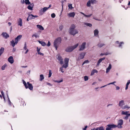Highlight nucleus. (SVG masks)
Segmentation results:
<instances>
[{"label": "nucleus", "mask_w": 130, "mask_h": 130, "mask_svg": "<svg viewBox=\"0 0 130 130\" xmlns=\"http://www.w3.org/2000/svg\"><path fill=\"white\" fill-rule=\"evenodd\" d=\"M61 41V39L60 37L57 38L54 42V45L57 50L58 45L60 44Z\"/></svg>", "instance_id": "nucleus-3"}, {"label": "nucleus", "mask_w": 130, "mask_h": 130, "mask_svg": "<svg viewBox=\"0 0 130 130\" xmlns=\"http://www.w3.org/2000/svg\"><path fill=\"white\" fill-rule=\"evenodd\" d=\"M91 130H98V127L96 128H94L93 129H92Z\"/></svg>", "instance_id": "nucleus-60"}, {"label": "nucleus", "mask_w": 130, "mask_h": 130, "mask_svg": "<svg viewBox=\"0 0 130 130\" xmlns=\"http://www.w3.org/2000/svg\"><path fill=\"white\" fill-rule=\"evenodd\" d=\"M129 107L127 105H125L123 106L121 108L123 109H124L127 108H129Z\"/></svg>", "instance_id": "nucleus-34"}, {"label": "nucleus", "mask_w": 130, "mask_h": 130, "mask_svg": "<svg viewBox=\"0 0 130 130\" xmlns=\"http://www.w3.org/2000/svg\"><path fill=\"white\" fill-rule=\"evenodd\" d=\"M37 27L39 29L41 30H44V28L43 27V26L40 25H37Z\"/></svg>", "instance_id": "nucleus-26"}, {"label": "nucleus", "mask_w": 130, "mask_h": 130, "mask_svg": "<svg viewBox=\"0 0 130 130\" xmlns=\"http://www.w3.org/2000/svg\"><path fill=\"white\" fill-rule=\"evenodd\" d=\"M48 9V8L46 7H45L41 9L39 11V12L41 14H43L44 13L46 10Z\"/></svg>", "instance_id": "nucleus-11"}, {"label": "nucleus", "mask_w": 130, "mask_h": 130, "mask_svg": "<svg viewBox=\"0 0 130 130\" xmlns=\"http://www.w3.org/2000/svg\"><path fill=\"white\" fill-rule=\"evenodd\" d=\"M69 60V58H65L64 60V63L62 66L59 69L60 71H61L62 73H63L64 72L63 68H66L68 67Z\"/></svg>", "instance_id": "nucleus-2"}, {"label": "nucleus", "mask_w": 130, "mask_h": 130, "mask_svg": "<svg viewBox=\"0 0 130 130\" xmlns=\"http://www.w3.org/2000/svg\"><path fill=\"white\" fill-rule=\"evenodd\" d=\"M52 74V71L51 70H49V74H48V77H50Z\"/></svg>", "instance_id": "nucleus-41"}, {"label": "nucleus", "mask_w": 130, "mask_h": 130, "mask_svg": "<svg viewBox=\"0 0 130 130\" xmlns=\"http://www.w3.org/2000/svg\"><path fill=\"white\" fill-rule=\"evenodd\" d=\"M57 59L60 62V63L61 64H63V59L61 56H58Z\"/></svg>", "instance_id": "nucleus-18"}, {"label": "nucleus", "mask_w": 130, "mask_h": 130, "mask_svg": "<svg viewBox=\"0 0 130 130\" xmlns=\"http://www.w3.org/2000/svg\"><path fill=\"white\" fill-rule=\"evenodd\" d=\"M86 42H84L82 43V44L79 46V50L80 51H83L86 48Z\"/></svg>", "instance_id": "nucleus-9"}, {"label": "nucleus", "mask_w": 130, "mask_h": 130, "mask_svg": "<svg viewBox=\"0 0 130 130\" xmlns=\"http://www.w3.org/2000/svg\"><path fill=\"white\" fill-rule=\"evenodd\" d=\"M129 111H122L121 112V114L122 115H125L126 116L123 117V118L126 120H127L128 119L129 116H130V113H129Z\"/></svg>", "instance_id": "nucleus-6"}, {"label": "nucleus", "mask_w": 130, "mask_h": 130, "mask_svg": "<svg viewBox=\"0 0 130 130\" xmlns=\"http://www.w3.org/2000/svg\"><path fill=\"white\" fill-rule=\"evenodd\" d=\"M51 45V43L49 41H48V43L47 44V46H50Z\"/></svg>", "instance_id": "nucleus-58"}, {"label": "nucleus", "mask_w": 130, "mask_h": 130, "mask_svg": "<svg viewBox=\"0 0 130 130\" xmlns=\"http://www.w3.org/2000/svg\"><path fill=\"white\" fill-rule=\"evenodd\" d=\"M99 31L98 29H96L94 31V36L96 37L98 36Z\"/></svg>", "instance_id": "nucleus-20"}, {"label": "nucleus", "mask_w": 130, "mask_h": 130, "mask_svg": "<svg viewBox=\"0 0 130 130\" xmlns=\"http://www.w3.org/2000/svg\"><path fill=\"white\" fill-rule=\"evenodd\" d=\"M23 84L26 89L28 88L31 90H33V87L31 84H30L28 82H27L26 83L24 80H23Z\"/></svg>", "instance_id": "nucleus-5"}, {"label": "nucleus", "mask_w": 130, "mask_h": 130, "mask_svg": "<svg viewBox=\"0 0 130 130\" xmlns=\"http://www.w3.org/2000/svg\"><path fill=\"white\" fill-rule=\"evenodd\" d=\"M4 48L3 47H1L0 49V52L3 54L4 52Z\"/></svg>", "instance_id": "nucleus-38"}, {"label": "nucleus", "mask_w": 130, "mask_h": 130, "mask_svg": "<svg viewBox=\"0 0 130 130\" xmlns=\"http://www.w3.org/2000/svg\"><path fill=\"white\" fill-rule=\"evenodd\" d=\"M111 68L112 66L111 64H109V66L106 69V73H108V72L111 69Z\"/></svg>", "instance_id": "nucleus-19"}, {"label": "nucleus", "mask_w": 130, "mask_h": 130, "mask_svg": "<svg viewBox=\"0 0 130 130\" xmlns=\"http://www.w3.org/2000/svg\"><path fill=\"white\" fill-rule=\"evenodd\" d=\"M24 0H21V3L22 4H24L25 3Z\"/></svg>", "instance_id": "nucleus-55"}, {"label": "nucleus", "mask_w": 130, "mask_h": 130, "mask_svg": "<svg viewBox=\"0 0 130 130\" xmlns=\"http://www.w3.org/2000/svg\"><path fill=\"white\" fill-rule=\"evenodd\" d=\"M127 83H128L129 84L130 83V80H128Z\"/></svg>", "instance_id": "nucleus-64"}, {"label": "nucleus", "mask_w": 130, "mask_h": 130, "mask_svg": "<svg viewBox=\"0 0 130 130\" xmlns=\"http://www.w3.org/2000/svg\"><path fill=\"white\" fill-rule=\"evenodd\" d=\"M28 18H29V19H34L35 18H37L38 17V16L36 15H33L32 14H29Z\"/></svg>", "instance_id": "nucleus-17"}, {"label": "nucleus", "mask_w": 130, "mask_h": 130, "mask_svg": "<svg viewBox=\"0 0 130 130\" xmlns=\"http://www.w3.org/2000/svg\"><path fill=\"white\" fill-rule=\"evenodd\" d=\"M97 2L96 0H89L87 3V6L88 7H90L91 5L96 4Z\"/></svg>", "instance_id": "nucleus-7"}, {"label": "nucleus", "mask_w": 130, "mask_h": 130, "mask_svg": "<svg viewBox=\"0 0 130 130\" xmlns=\"http://www.w3.org/2000/svg\"><path fill=\"white\" fill-rule=\"evenodd\" d=\"M7 98H8V101L9 104L10 105L11 103L10 101V100L9 99V96L8 95H7Z\"/></svg>", "instance_id": "nucleus-49"}, {"label": "nucleus", "mask_w": 130, "mask_h": 130, "mask_svg": "<svg viewBox=\"0 0 130 130\" xmlns=\"http://www.w3.org/2000/svg\"><path fill=\"white\" fill-rule=\"evenodd\" d=\"M124 44L123 42H121L120 43H119V47H121V44Z\"/></svg>", "instance_id": "nucleus-54"}, {"label": "nucleus", "mask_w": 130, "mask_h": 130, "mask_svg": "<svg viewBox=\"0 0 130 130\" xmlns=\"http://www.w3.org/2000/svg\"><path fill=\"white\" fill-rule=\"evenodd\" d=\"M37 53H38L39 52H40V51L41 49V48H39L38 47H37Z\"/></svg>", "instance_id": "nucleus-45"}, {"label": "nucleus", "mask_w": 130, "mask_h": 130, "mask_svg": "<svg viewBox=\"0 0 130 130\" xmlns=\"http://www.w3.org/2000/svg\"><path fill=\"white\" fill-rule=\"evenodd\" d=\"M38 42L40 44L43 46H44L46 45V43L42 41H38Z\"/></svg>", "instance_id": "nucleus-28"}, {"label": "nucleus", "mask_w": 130, "mask_h": 130, "mask_svg": "<svg viewBox=\"0 0 130 130\" xmlns=\"http://www.w3.org/2000/svg\"><path fill=\"white\" fill-rule=\"evenodd\" d=\"M96 83H97L96 82H93V83H92V85H94L95 84H96Z\"/></svg>", "instance_id": "nucleus-63"}, {"label": "nucleus", "mask_w": 130, "mask_h": 130, "mask_svg": "<svg viewBox=\"0 0 130 130\" xmlns=\"http://www.w3.org/2000/svg\"><path fill=\"white\" fill-rule=\"evenodd\" d=\"M84 80L85 81H86L88 80L89 79L88 77L87 76H85L84 77Z\"/></svg>", "instance_id": "nucleus-36"}, {"label": "nucleus", "mask_w": 130, "mask_h": 130, "mask_svg": "<svg viewBox=\"0 0 130 130\" xmlns=\"http://www.w3.org/2000/svg\"><path fill=\"white\" fill-rule=\"evenodd\" d=\"M115 86H116V90H118L120 88L119 87L116 86V85Z\"/></svg>", "instance_id": "nucleus-52"}, {"label": "nucleus", "mask_w": 130, "mask_h": 130, "mask_svg": "<svg viewBox=\"0 0 130 130\" xmlns=\"http://www.w3.org/2000/svg\"><path fill=\"white\" fill-rule=\"evenodd\" d=\"M104 45V44L103 43H100L98 44V46L99 47H102Z\"/></svg>", "instance_id": "nucleus-32"}, {"label": "nucleus", "mask_w": 130, "mask_h": 130, "mask_svg": "<svg viewBox=\"0 0 130 130\" xmlns=\"http://www.w3.org/2000/svg\"><path fill=\"white\" fill-rule=\"evenodd\" d=\"M84 62L85 63H87L89 62V61H88V60H86Z\"/></svg>", "instance_id": "nucleus-62"}, {"label": "nucleus", "mask_w": 130, "mask_h": 130, "mask_svg": "<svg viewBox=\"0 0 130 130\" xmlns=\"http://www.w3.org/2000/svg\"><path fill=\"white\" fill-rule=\"evenodd\" d=\"M86 53L85 52H82L80 54L77 58V60L79 61L80 60L84 58Z\"/></svg>", "instance_id": "nucleus-8"}, {"label": "nucleus", "mask_w": 130, "mask_h": 130, "mask_svg": "<svg viewBox=\"0 0 130 130\" xmlns=\"http://www.w3.org/2000/svg\"><path fill=\"white\" fill-rule=\"evenodd\" d=\"M1 93L2 95V96L3 97V98H4V101H5V98L4 96V93L3 92V91H1Z\"/></svg>", "instance_id": "nucleus-40"}, {"label": "nucleus", "mask_w": 130, "mask_h": 130, "mask_svg": "<svg viewBox=\"0 0 130 130\" xmlns=\"http://www.w3.org/2000/svg\"><path fill=\"white\" fill-rule=\"evenodd\" d=\"M129 85V84H128V83L126 84L125 88V89L126 90L128 89Z\"/></svg>", "instance_id": "nucleus-50"}, {"label": "nucleus", "mask_w": 130, "mask_h": 130, "mask_svg": "<svg viewBox=\"0 0 130 130\" xmlns=\"http://www.w3.org/2000/svg\"><path fill=\"white\" fill-rule=\"evenodd\" d=\"M34 4H31V5H28L27 7L28 9L31 10H33V8L34 7Z\"/></svg>", "instance_id": "nucleus-23"}, {"label": "nucleus", "mask_w": 130, "mask_h": 130, "mask_svg": "<svg viewBox=\"0 0 130 130\" xmlns=\"http://www.w3.org/2000/svg\"><path fill=\"white\" fill-rule=\"evenodd\" d=\"M8 61L11 64H12L14 62V60L12 56H10L8 59Z\"/></svg>", "instance_id": "nucleus-15"}, {"label": "nucleus", "mask_w": 130, "mask_h": 130, "mask_svg": "<svg viewBox=\"0 0 130 130\" xmlns=\"http://www.w3.org/2000/svg\"><path fill=\"white\" fill-rule=\"evenodd\" d=\"M44 78L43 75L42 74H41L40 75V80L41 81H42Z\"/></svg>", "instance_id": "nucleus-33"}, {"label": "nucleus", "mask_w": 130, "mask_h": 130, "mask_svg": "<svg viewBox=\"0 0 130 130\" xmlns=\"http://www.w3.org/2000/svg\"><path fill=\"white\" fill-rule=\"evenodd\" d=\"M54 81L55 82H57L58 83H61L63 81V80L62 79H61L60 80V81H58V80H54Z\"/></svg>", "instance_id": "nucleus-39"}, {"label": "nucleus", "mask_w": 130, "mask_h": 130, "mask_svg": "<svg viewBox=\"0 0 130 130\" xmlns=\"http://www.w3.org/2000/svg\"><path fill=\"white\" fill-rule=\"evenodd\" d=\"M3 37L5 39H7L9 37L8 34L5 32H3L2 34Z\"/></svg>", "instance_id": "nucleus-16"}, {"label": "nucleus", "mask_w": 130, "mask_h": 130, "mask_svg": "<svg viewBox=\"0 0 130 130\" xmlns=\"http://www.w3.org/2000/svg\"><path fill=\"white\" fill-rule=\"evenodd\" d=\"M92 15V14H90L88 15H85V17L86 18H89Z\"/></svg>", "instance_id": "nucleus-43"}, {"label": "nucleus", "mask_w": 130, "mask_h": 130, "mask_svg": "<svg viewBox=\"0 0 130 130\" xmlns=\"http://www.w3.org/2000/svg\"><path fill=\"white\" fill-rule=\"evenodd\" d=\"M18 25L20 26H22V19L20 18H19L17 20Z\"/></svg>", "instance_id": "nucleus-13"}, {"label": "nucleus", "mask_w": 130, "mask_h": 130, "mask_svg": "<svg viewBox=\"0 0 130 130\" xmlns=\"http://www.w3.org/2000/svg\"><path fill=\"white\" fill-rule=\"evenodd\" d=\"M111 129V128L109 126H108V127H106V130H110Z\"/></svg>", "instance_id": "nucleus-53"}, {"label": "nucleus", "mask_w": 130, "mask_h": 130, "mask_svg": "<svg viewBox=\"0 0 130 130\" xmlns=\"http://www.w3.org/2000/svg\"><path fill=\"white\" fill-rule=\"evenodd\" d=\"M79 45L78 43H77L73 46H71L67 47L65 50V51L67 52H71L74 49L77 47Z\"/></svg>", "instance_id": "nucleus-4"}, {"label": "nucleus", "mask_w": 130, "mask_h": 130, "mask_svg": "<svg viewBox=\"0 0 130 130\" xmlns=\"http://www.w3.org/2000/svg\"><path fill=\"white\" fill-rule=\"evenodd\" d=\"M123 121L121 119H119V120L118 122V125L117 127L119 128H121L122 127L121 125L123 124Z\"/></svg>", "instance_id": "nucleus-10"}, {"label": "nucleus", "mask_w": 130, "mask_h": 130, "mask_svg": "<svg viewBox=\"0 0 130 130\" xmlns=\"http://www.w3.org/2000/svg\"><path fill=\"white\" fill-rule=\"evenodd\" d=\"M56 15L54 13H53L51 14V17L52 18H54L55 17Z\"/></svg>", "instance_id": "nucleus-44"}, {"label": "nucleus", "mask_w": 130, "mask_h": 130, "mask_svg": "<svg viewBox=\"0 0 130 130\" xmlns=\"http://www.w3.org/2000/svg\"><path fill=\"white\" fill-rule=\"evenodd\" d=\"M75 13L74 12H70L68 13V16L69 18H74L75 15Z\"/></svg>", "instance_id": "nucleus-12"}, {"label": "nucleus", "mask_w": 130, "mask_h": 130, "mask_svg": "<svg viewBox=\"0 0 130 130\" xmlns=\"http://www.w3.org/2000/svg\"><path fill=\"white\" fill-rule=\"evenodd\" d=\"M87 126H85V128H84L83 129V130H86V129L87 128Z\"/></svg>", "instance_id": "nucleus-61"}, {"label": "nucleus", "mask_w": 130, "mask_h": 130, "mask_svg": "<svg viewBox=\"0 0 130 130\" xmlns=\"http://www.w3.org/2000/svg\"><path fill=\"white\" fill-rule=\"evenodd\" d=\"M124 105V100H122L119 102V106L121 108Z\"/></svg>", "instance_id": "nucleus-14"}, {"label": "nucleus", "mask_w": 130, "mask_h": 130, "mask_svg": "<svg viewBox=\"0 0 130 130\" xmlns=\"http://www.w3.org/2000/svg\"><path fill=\"white\" fill-rule=\"evenodd\" d=\"M105 59V57H104L102 58H101L98 61L97 63V65L99 66V65L100 63H101V62H102V61L103 60H104Z\"/></svg>", "instance_id": "nucleus-22"}, {"label": "nucleus", "mask_w": 130, "mask_h": 130, "mask_svg": "<svg viewBox=\"0 0 130 130\" xmlns=\"http://www.w3.org/2000/svg\"><path fill=\"white\" fill-rule=\"evenodd\" d=\"M7 64L6 63H5L3 66L1 67V70H4L6 67H7Z\"/></svg>", "instance_id": "nucleus-27"}, {"label": "nucleus", "mask_w": 130, "mask_h": 130, "mask_svg": "<svg viewBox=\"0 0 130 130\" xmlns=\"http://www.w3.org/2000/svg\"><path fill=\"white\" fill-rule=\"evenodd\" d=\"M22 37V35H19L15 39V41H17V43L18 42V41H19Z\"/></svg>", "instance_id": "nucleus-24"}, {"label": "nucleus", "mask_w": 130, "mask_h": 130, "mask_svg": "<svg viewBox=\"0 0 130 130\" xmlns=\"http://www.w3.org/2000/svg\"><path fill=\"white\" fill-rule=\"evenodd\" d=\"M46 84L47 85H48L49 86H52V85L50 83L47 82L46 83Z\"/></svg>", "instance_id": "nucleus-56"}, {"label": "nucleus", "mask_w": 130, "mask_h": 130, "mask_svg": "<svg viewBox=\"0 0 130 130\" xmlns=\"http://www.w3.org/2000/svg\"><path fill=\"white\" fill-rule=\"evenodd\" d=\"M23 49L24 50H26L27 49V46L26 43L25 42L24 45V46L23 47Z\"/></svg>", "instance_id": "nucleus-37"}, {"label": "nucleus", "mask_w": 130, "mask_h": 130, "mask_svg": "<svg viewBox=\"0 0 130 130\" xmlns=\"http://www.w3.org/2000/svg\"><path fill=\"white\" fill-rule=\"evenodd\" d=\"M116 83V82L115 81H114V82H112L110 83H109L107 84V85H110L111 84H113L114 85L116 86V85L114 84V83Z\"/></svg>", "instance_id": "nucleus-47"}, {"label": "nucleus", "mask_w": 130, "mask_h": 130, "mask_svg": "<svg viewBox=\"0 0 130 130\" xmlns=\"http://www.w3.org/2000/svg\"><path fill=\"white\" fill-rule=\"evenodd\" d=\"M98 71L96 69H93V70L91 72V75L92 76L93 75L94 73H98Z\"/></svg>", "instance_id": "nucleus-25"}, {"label": "nucleus", "mask_w": 130, "mask_h": 130, "mask_svg": "<svg viewBox=\"0 0 130 130\" xmlns=\"http://www.w3.org/2000/svg\"><path fill=\"white\" fill-rule=\"evenodd\" d=\"M63 28V26L62 25H60L59 27V29L60 30H62Z\"/></svg>", "instance_id": "nucleus-48"}, {"label": "nucleus", "mask_w": 130, "mask_h": 130, "mask_svg": "<svg viewBox=\"0 0 130 130\" xmlns=\"http://www.w3.org/2000/svg\"><path fill=\"white\" fill-rule=\"evenodd\" d=\"M93 19H95L96 20H98V21H100V20H99V19H96L95 17H93Z\"/></svg>", "instance_id": "nucleus-57"}, {"label": "nucleus", "mask_w": 130, "mask_h": 130, "mask_svg": "<svg viewBox=\"0 0 130 130\" xmlns=\"http://www.w3.org/2000/svg\"><path fill=\"white\" fill-rule=\"evenodd\" d=\"M25 3L26 5H30L31 4V3L29 1V0H25Z\"/></svg>", "instance_id": "nucleus-31"}, {"label": "nucleus", "mask_w": 130, "mask_h": 130, "mask_svg": "<svg viewBox=\"0 0 130 130\" xmlns=\"http://www.w3.org/2000/svg\"><path fill=\"white\" fill-rule=\"evenodd\" d=\"M17 43V41L15 40L14 42L13 40H12L11 41V44L13 47H14L15 45Z\"/></svg>", "instance_id": "nucleus-21"}, {"label": "nucleus", "mask_w": 130, "mask_h": 130, "mask_svg": "<svg viewBox=\"0 0 130 130\" xmlns=\"http://www.w3.org/2000/svg\"><path fill=\"white\" fill-rule=\"evenodd\" d=\"M26 52H25V54H27L29 51V50L28 49H27V50H26Z\"/></svg>", "instance_id": "nucleus-59"}, {"label": "nucleus", "mask_w": 130, "mask_h": 130, "mask_svg": "<svg viewBox=\"0 0 130 130\" xmlns=\"http://www.w3.org/2000/svg\"><path fill=\"white\" fill-rule=\"evenodd\" d=\"M68 7L69 8L72 9V8H73L72 6V4H69L68 5Z\"/></svg>", "instance_id": "nucleus-46"}, {"label": "nucleus", "mask_w": 130, "mask_h": 130, "mask_svg": "<svg viewBox=\"0 0 130 130\" xmlns=\"http://www.w3.org/2000/svg\"><path fill=\"white\" fill-rule=\"evenodd\" d=\"M98 130H104V129L102 127H98Z\"/></svg>", "instance_id": "nucleus-42"}, {"label": "nucleus", "mask_w": 130, "mask_h": 130, "mask_svg": "<svg viewBox=\"0 0 130 130\" xmlns=\"http://www.w3.org/2000/svg\"><path fill=\"white\" fill-rule=\"evenodd\" d=\"M35 37L36 38H37L39 37V36L37 34L35 33L32 35V37Z\"/></svg>", "instance_id": "nucleus-35"}, {"label": "nucleus", "mask_w": 130, "mask_h": 130, "mask_svg": "<svg viewBox=\"0 0 130 130\" xmlns=\"http://www.w3.org/2000/svg\"><path fill=\"white\" fill-rule=\"evenodd\" d=\"M107 126H109L111 129L113 128H115L117 127V126L114 124L108 125H107Z\"/></svg>", "instance_id": "nucleus-29"}, {"label": "nucleus", "mask_w": 130, "mask_h": 130, "mask_svg": "<svg viewBox=\"0 0 130 130\" xmlns=\"http://www.w3.org/2000/svg\"><path fill=\"white\" fill-rule=\"evenodd\" d=\"M84 24L85 25L89 27H91L92 26V24H91L90 23H84Z\"/></svg>", "instance_id": "nucleus-30"}, {"label": "nucleus", "mask_w": 130, "mask_h": 130, "mask_svg": "<svg viewBox=\"0 0 130 130\" xmlns=\"http://www.w3.org/2000/svg\"><path fill=\"white\" fill-rule=\"evenodd\" d=\"M38 54H39L40 55H41L42 56H43L44 55V54L42 53H41L40 52H39L38 53Z\"/></svg>", "instance_id": "nucleus-51"}, {"label": "nucleus", "mask_w": 130, "mask_h": 130, "mask_svg": "<svg viewBox=\"0 0 130 130\" xmlns=\"http://www.w3.org/2000/svg\"><path fill=\"white\" fill-rule=\"evenodd\" d=\"M75 27L76 26L74 24H72L69 28V33L73 36L78 34V31L77 30L75 29Z\"/></svg>", "instance_id": "nucleus-1"}]
</instances>
